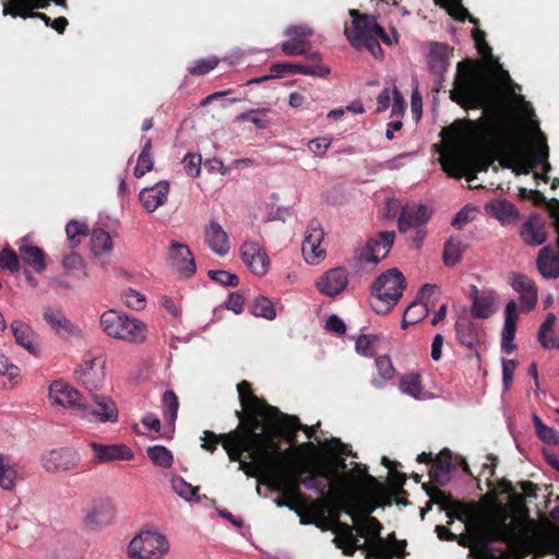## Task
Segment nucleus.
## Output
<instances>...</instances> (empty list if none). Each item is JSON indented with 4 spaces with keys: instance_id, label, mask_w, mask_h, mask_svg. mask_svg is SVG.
I'll return each mask as SVG.
<instances>
[{
    "instance_id": "1",
    "label": "nucleus",
    "mask_w": 559,
    "mask_h": 559,
    "mask_svg": "<svg viewBox=\"0 0 559 559\" xmlns=\"http://www.w3.org/2000/svg\"><path fill=\"white\" fill-rule=\"evenodd\" d=\"M493 61L497 69L492 73L472 61L468 66L459 62L450 98L465 110L483 109V116L479 119H466L463 122L467 126L471 135L495 148L499 154L501 167L512 169L518 175H528L538 164L548 159L547 140L537 127L536 146L532 152L526 150L523 139L514 130L506 114L496 84H510V74L502 69L497 59Z\"/></svg>"
},
{
    "instance_id": "2",
    "label": "nucleus",
    "mask_w": 559,
    "mask_h": 559,
    "mask_svg": "<svg viewBox=\"0 0 559 559\" xmlns=\"http://www.w3.org/2000/svg\"><path fill=\"white\" fill-rule=\"evenodd\" d=\"M292 456V448L282 450L274 437L265 433L264 441H261L259 449L254 451L253 461L263 469L264 483L274 491H286L302 501L300 485H305L333 504H346L348 498L345 488L328 490V485L318 481L314 467L289 462L288 457Z\"/></svg>"
},
{
    "instance_id": "3",
    "label": "nucleus",
    "mask_w": 559,
    "mask_h": 559,
    "mask_svg": "<svg viewBox=\"0 0 559 559\" xmlns=\"http://www.w3.org/2000/svg\"><path fill=\"white\" fill-rule=\"evenodd\" d=\"M104 358L90 355L84 365L74 370V376L84 391L72 388V413L75 412L76 416L87 421H116L118 418V409L112 400L95 393L104 382Z\"/></svg>"
},
{
    "instance_id": "4",
    "label": "nucleus",
    "mask_w": 559,
    "mask_h": 559,
    "mask_svg": "<svg viewBox=\"0 0 559 559\" xmlns=\"http://www.w3.org/2000/svg\"><path fill=\"white\" fill-rule=\"evenodd\" d=\"M506 521L507 515H503L500 521L483 525L485 540L480 546V559H523L535 550L536 542L528 531Z\"/></svg>"
},
{
    "instance_id": "5",
    "label": "nucleus",
    "mask_w": 559,
    "mask_h": 559,
    "mask_svg": "<svg viewBox=\"0 0 559 559\" xmlns=\"http://www.w3.org/2000/svg\"><path fill=\"white\" fill-rule=\"evenodd\" d=\"M465 120L455 121L451 128L441 131V135L448 146V152L440 158L442 170L452 178L460 179L465 177L467 181H473L478 171H487L489 163L475 158L464 152L463 135L473 139L468 132ZM474 140H476L474 138Z\"/></svg>"
},
{
    "instance_id": "6",
    "label": "nucleus",
    "mask_w": 559,
    "mask_h": 559,
    "mask_svg": "<svg viewBox=\"0 0 559 559\" xmlns=\"http://www.w3.org/2000/svg\"><path fill=\"white\" fill-rule=\"evenodd\" d=\"M265 433H254L248 430L245 424L238 425L234 430L226 433H215L205 430L202 438V448L213 453L218 444L226 451L229 461H238L245 452L253 460L254 451L259 449L261 441H264Z\"/></svg>"
},
{
    "instance_id": "7",
    "label": "nucleus",
    "mask_w": 559,
    "mask_h": 559,
    "mask_svg": "<svg viewBox=\"0 0 559 559\" xmlns=\"http://www.w3.org/2000/svg\"><path fill=\"white\" fill-rule=\"evenodd\" d=\"M237 392L241 411H236L235 415L239 420L238 425L245 424L248 430L254 433H270L266 426L271 424L278 408L266 403L265 400L258 397L252 390L251 383L242 380L237 384Z\"/></svg>"
},
{
    "instance_id": "8",
    "label": "nucleus",
    "mask_w": 559,
    "mask_h": 559,
    "mask_svg": "<svg viewBox=\"0 0 559 559\" xmlns=\"http://www.w3.org/2000/svg\"><path fill=\"white\" fill-rule=\"evenodd\" d=\"M405 286V277L397 269L381 274L372 284V309L379 314L391 311L402 297Z\"/></svg>"
},
{
    "instance_id": "9",
    "label": "nucleus",
    "mask_w": 559,
    "mask_h": 559,
    "mask_svg": "<svg viewBox=\"0 0 559 559\" xmlns=\"http://www.w3.org/2000/svg\"><path fill=\"white\" fill-rule=\"evenodd\" d=\"M104 332L115 338L130 343H142L146 338V324L116 310H107L100 317Z\"/></svg>"
},
{
    "instance_id": "10",
    "label": "nucleus",
    "mask_w": 559,
    "mask_h": 559,
    "mask_svg": "<svg viewBox=\"0 0 559 559\" xmlns=\"http://www.w3.org/2000/svg\"><path fill=\"white\" fill-rule=\"evenodd\" d=\"M318 478L329 479L331 485L328 486V490H334L338 488H345L347 493L346 504H334L338 507L341 510H344V513L350 516L352 521H356L357 514L354 509V492H353V484L350 478L353 477V472L348 473L346 476H340V472H344L347 468L346 460L343 457H337L334 461L332 467L326 465L314 466Z\"/></svg>"
},
{
    "instance_id": "11",
    "label": "nucleus",
    "mask_w": 559,
    "mask_h": 559,
    "mask_svg": "<svg viewBox=\"0 0 559 559\" xmlns=\"http://www.w3.org/2000/svg\"><path fill=\"white\" fill-rule=\"evenodd\" d=\"M168 551L166 536L152 530L141 531L128 546V556L131 559H162Z\"/></svg>"
},
{
    "instance_id": "12",
    "label": "nucleus",
    "mask_w": 559,
    "mask_h": 559,
    "mask_svg": "<svg viewBox=\"0 0 559 559\" xmlns=\"http://www.w3.org/2000/svg\"><path fill=\"white\" fill-rule=\"evenodd\" d=\"M349 15L353 19L354 29L349 31L346 28L345 35L350 44H358L362 39L374 36L380 37V39L386 45L392 44L391 37L377 22V17L374 15L360 13L356 9H350Z\"/></svg>"
},
{
    "instance_id": "13",
    "label": "nucleus",
    "mask_w": 559,
    "mask_h": 559,
    "mask_svg": "<svg viewBox=\"0 0 559 559\" xmlns=\"http://www.w3.org/2000/svg\"><path fill=\"white\" fill-rule=\"evenodd\" d=\"M82 512L84 526L91 531H100L112 523L117 511L111 499L97 498L92 500Z\"/></svg>"
},
{
    "instance_id": "14",
    "label": "nucleus",
    "mask_w": 559,
    "mask_h": 559,
    "mask_svg": "<svg viewBox=\"0 0 559 559\" xmlns=\"http://www.w3.org/2000/svg\"><path fill=\"white\" fill-rule=\"evenodd\" d=\"M269 426L273 428L275 435L290 444L296 442L298 431H304L309 439L312 438L316 432V426L304 425L297 416L285 414L280 409Z\"/></svg>"
},
{
    "instance_id": "15",
    "label": "nucleus",
    "mask_w": 559,
    "mask_h": 559,
    "mask_svg": "<svg viewBox=\"0 0 559 559\" xmlns=\"http://www.w3.org/2000/svg\"><path fill=\"white\" fill-rule=\"evenodd\" d=\"M395 239V231H380L376 237L370 238L365 248L359 252V260L377 264L390 252Z\"/></svg>"
},
{
    "instance_id": "16",
    "label": "nucleus",
    "mask_w": 559,
    "mask_h": 559,
    "mask_svg": "<svg viewBox=\"0 0 559 559\" xmlns=\"http://www.w3.org/2000/svg\"><path fill=\"white\" fill-rule=\"evenodd\" d=\"M347 285L348 272L342 266L328 270L316 281V287L319 293L332 298L342 294Z\"/></svg>"
},
{
    "instance_id": "17",
    "label": "nucleus",
    "mask_w": 559,
    "mask_h": 559,
    "mask_svg": "<svg viewBox=\"0 0 559 559\" xmlns=\"http://www.w3.org/2000/svg\"><path fill=\"white\" fill-rule=\"evenodd\" d=\"M336 511L333 513V527L332 532L335 534L333 538V543L340 549H342L345 556H353L358 548H362V546H358V538L354 536L353 531L354 526L348 525L347 523L340 521L341 510L338 507L333 506Z\"/></svg>"
},
{
    "instance_id": "18",
    "label": "nucleus",
    "mask_w": 559,
    "mask_h": 559,
    "mask_svg": "<svg viewBox=\"0 0 559 559\" xmlns=\"http://www.w3.org/2000/svg\"><path fill=\"white\" fill-rule=\"evenodd\" d=\"M169 260L173 269L181 278H190L197 271V264L190 248L173 241L169 248Z\"/></svg>"
},
{
    "instance_id": "19",
    "label": "nucleus",
    "mask_w": 559,
    "mask_h": 559,
    "mask_svg": "<svg viewBox=\"0 0 559 559\" xmlns=\"http://www.w3.org/2000/svg\"><path fill=\"white\" fill-rule=\"evenodd\" d=\"M58 5H66V0H53ZM47 3L40 2L39 0H10L3 8L4 15H12L13 17L20 16L22 19L37 17L45 22L46 25H50L51 19L44 13L32 12L33 9L46 8Z\"/></svg>"
},
{
    "instance_id": "20",
    "label": "nucleus",
    "mask_w": 559,
    "mask_h": 559,
    "mask_svg": "<svg viewBox=\"0 0 559 559\" xmlns=\"http://www.w3.org/2000/svg\"><path fill=\"white\" fill-rule=\"evenodd\" d=\"M240 252L242 261L254 275L263 276L266 274L270 260L264 249L258 242H243Z\"/></svg>"
},
{
    "instance_id": "21",
    "label": "nucleus",
    "mask_w": 559,
    "mask_h": 559,
    "mask_svg": "<svg viewBox=\"0 0 559 559\" xmlns=\"http://www.w3.org/2000/svg\"><path fill=\"white\" fill-rule=\"evenodd\" d=\"M430 219V212L424 204L407 203L400 213L397 219L399 230L406 233L411 228H424Z\"/></svg>"
},
{
    "instance_id": "22",
    "label": "nucleus",
    "mask_w": 559,
    "mask_h": 559,
    "mask_svg": "<svg viewBox=\"0 0 559 559\" xmlns=\"http://www.w3.org/2000/svg\"><path fill=\"white\" fill-rule=\"evenodd\" d=\"M323 237V229L317 223L311 222L301 245V252L307 263L316 264L324 257L325 250L321 246Z\"/></svg>"
},
{
    "instance_id": "23",
    "label": "nucleus",
    "mask_w": 559,
    "mask_h": 559,
    "mask_svg": "<svg viewBox=\"0 0 559 559\" xmlns=\"http://www.w3.org/2000/svg\"><path fill=\"white\" fill-rule=\"evenodd\" d=\"M511 286L520 294L521 310L532 311L538 299V290L535 282L524 274L513 273Z\"/></svg>"
},
{
    "instance_id": "24",
    "label": "nucleus",
    "mask_w": 559,
    "mask_h": 559,
    "mask_svg": "<svg viewBox=\"0 0 559 559\" xmlns=\"http://www.w3.org/2000/svg\"><path fill=\"white\" fill-rule=\"evenodd\" d=\"M168 193L169 183L162 180L152 187L143 188L139 194V200L148 213H153L167 202Z\"/></svg>"
},
{
    "instance_id": "25",
    "label": "nucleus",
    "mask_w": 559,
    "mask_h": 559,
    "mask_svg": "<svg viewBox=\"0 0 559 559\" xmlns=\"http://www.w3.org/2000/svg\"><path fill=\"white\" fill-rule=\"evenodd\" d=\"M204 240L209 248L219 257H225L230 250L228 235L216 221H211L205 226Z\"/></svg>"
},
{
    "instance_id": "26",
    "label": "nucleus",
    "mask_w": 559,
    "mask_h": 559,
    "mask_svg": "<svg viewBox=\"0 0 559 559\" xmlns=\"http://www.w3.org/2000/svg\"><path fill=\"white\" fill-rule=\"evenodd\" d=\"M271 72L275 73L274 76H281L284 73L287 74H304L317 78H325L330 74L331 70L329 67L322 63H316L313 66H304L299 63L290 62H278L273 63L270 68Z\"/></svg>"
},
{
    "instance_id": "27",
    "label": "nucleus",
    "mask_w": 559,
    "mask_h": 559,
    "mask_svg": "<svg viewBox=\"0 0 559 559\" xmlns=\"http://www.w3.org/2000/svg\"><path fill=\"white\" fill-rule=\"evenodd\" d=\"M91 448L95 453L97 463H109L112 461H129L133 459V452L124 444H102L93 442Z\"/></svg>"
},
{
    "instance_id": "28",
    "label": "nucleus",
    "mask_w": 559,
    "mask_h": 559,
    "mask_svg": "<svg viewBox=\"0 0 559 559\" xmlns=\"http://www.w3.org/2000/svg\"><path fill=\"white\" fill-rule=\"evenodd\" d=\"M19 247L20 259L29 265L34 272L43 273L46 271V254L45 251L37 247L27 243V238L24 237L16 242Z\"/></svg>"
},
{
    "instance_id": "29",
    "label": "nucleus",
    "mask_w": 559,
    "mask_h": 559,
    "mask_svg": "<svg viewBox=\"0 0 559 559\" xmlns=\"http://www.w3.org/2000/svg\"><path fill=\"white\" fill-rule=\"evenodd\" d=\"M454 469L452 454L450 450L443 449L433 460V464L429 469L430 479L438 486H445L450 480V473Z\"/></svg>"
},
{
    "instance_id": "30",
    "label": "nucleus",
    "mask_w": 559,
    "mask_h": 559,
    "mask_svg": "<svg viewBox=\"0 0 559 559\" xmlns=\"http://www.w3.org/2000/svg\"><path fill=\"white\" fill-rule=\"evenodd\" d=\"M521 237L530 246L536 247L547 240L545 222L539 215H531L528 221L522 226Z\"/></svg>"
},
{
    "instance_id": "31",
    "label": "nucleus",
    "mask_w": 559,
    "mask_h": 559,
    "mask_svg": "<svg viewBox=\"0 0 559 559\" xmlns=\"http://www.w3.org/2000/svg\"><path fill=\"white\" fill-rule=\"evenodd\" d=\"M485 211L503 225L516 222L520 215L516 206L506 199H498L486 203Z\"/></svg>"
},
{
    "instance_id": "32",
    "label": "nucleus",
    "mask_w": 559,
    "mask_h": 559,
    "mask_svg": "<svg viewBox=\"0 0 559 559\" xmlns=\"http://www.w3.org/2000/svg\"><path fill=\"white\" fill-rule=\"evenodd\" d=\"M536 266L545 278H557L559 276V253L550 246L539 250Z\"/></svg>"
},
{
    "instance_id": "33",
    "label": "nucleus",
    "mask_w": 559,
    "mask_h": 559,
    "mask_svg": "<svg viewBox=\"0 0 559 559\" xmlns=\"http://www.w3.org/2000/svg\"><path fill=\"white\" fill-rule=\"evenodd\" d=\"M374 365L376 372L372 374L370 382L372 386L380 389L394 378L395 369L391 358L386 355L376 358Z\"/></svg>"
},
{
    "instance_id": "34",
    "label": "nucleus",
    "mask_w": 559,
    "mask_h": 559,
    "mask_svg": "<svg viewBox=\"0 0 559 559\" xmlns=\"http://www.w3.org/2000/svg\"><path fill=\"white\" fill-rule=\"evenodd\" d=\"M43 462L48 473L67 471L70 464V450L66 447L51 450L43 457Z\"/></svg>"
},
{
    "instance_id": "35",
    "label": "nucleus",
    "mask_w": 559,
    "mask_h": 559,
    "mask_svg": "<svg viewBox=\"0 0 559 559\" xmlns=\"http://www.w3.org/2000/svg\"><path fill=\"white\" fill-rule=\"evenodd\" d=\"M556 320V316L550 312L539 328L537 338L545 349L559 348V340L554 332Z\"/></svg>"
},
{
    "instance_id": "36",
    "label": "nucleus",
    "mask_w": 559,
    "mask_h": 559,
    "mask_svg": "<svg viewBox=\"0 0 559 559\" xmlns=\"http://www.w3.org/2000/svg\"><path fill=\"white\" fill-rule=\"evenodd\" d=\"M11 330L15 342L24 347L28 353L38 356L37 347L33 343L34 333L32 329L21 321H13Z\"/></svg>"
},
{
    "instance_id": "37",
    "label": "nucleus",
    "mask_w": 559,
    "mask_h": 559,
    "mask_svg": "<svg viewBox=\"0 0 559 559\" xmlns=\"http://www.w3.org/2000/svg\"><path fill=\"white\" fill-rule=\"evenodd\" d=\"M48 397L53 407H70V385L61 379L52 381Z\"/></svg>"
},
{
    "instance_id": "38",
    "label": "nucleus",
    "mask_w": 559,
    "mask_h": 559,
    "mask_svg": "<svg viewBox=\"0 0 559 559\" xmlns=\"http://www.w3.org/2000/svg\"><path fill=\"white\" fill-rule=\"evenodd\" d=\"M455 331L456 338L461 345L473 348L478 343V331L469 320H459L455 323Z\"/></svg>"
},
{
    "instance_id": "39",
    "label": "nucleus",
    "mask_w": 559,
    "mask_h": 559,
    "mask_svg": "<svg viewBox=\"0 0 559 559\" xmlns=\"http://www.w3.org/2000/svg\"><path fill=\"white\" fill-rule=\"evenodd\" d=\"M373 507H368L366 509V516L364 523H358L359 515H357L356 521H354L356 523L354 528L357 532V534L361 537L368 534L370 538H378V536H380L381 534L382 524L378 519L369 515L370 513L373 512ZM356 514L358 513L356 512Z\"/></svg>"
},
{
    "instance_id": "40",
    "label": "nucleus",
    "mask_w": 559,
    "mask_h": 559,
    "mask_svg": "<svg viewBox=\"0 0 559 559\" xmlns=\"http://www.w3.org/2000/svg\"><path fill=\"white\" fill-rule=\"evenodd\" d=\"M110 235L104 229H94L91 235V250L95 257L108 255L112 251Z\"/></svg>"
},
{
    "instance_id": "41",
    "label": "nucleus",
    "mask_w": 559,
    "mask_h": 559,
    "mask_svg": "<svg viewBox=\"0 0 559 559\" xmlns=\"http://www.w3.org/2000/svg\"><path fill=\"white\" fill-rule=\"evenodd\" d=\"M153 143L152 139H146L142 151L138 157L136 166L133 170V175L136 178H142L146 173L151 171L154 166V159L152 154Z\"/></svg>"
},
{
    "instance_id": "42",
    "label": "nucleus",
    "mask_w": 559,
    "mask_h": 559,
    "mask_svg": "<svg viewBox=\"0 0 559 559\" xmlns=\"http://www.w3.org/2000/svg\"><path fill=\"white\" fill-rule=\"evenodd\" d=\"M393 554L388 537L370 538L368 542L367 559H392Z\"/></svg>"
},
{
    "instance_id": "43",
    "label": "nucleus",
    "mask_w": 559,
    "mask_h": 559,
    "mask_svg": "<svg viewBox=\"0 0 559 559\" xmlns=\"http://www.w3.org/2000/svg\"><path fill=\"white\" fill-rule=\"evenodd\" d=\"M475 296L473 297V305L471 313L474 318L487 319L493 313V298L490 296H478L477 289L474 286Z\"/></svg>"
},
{
    "instance_id": "44",
    "label": "nucleus",
    "mask_w": 559,
    "mask_h": 559,
    "mask_svg": "<svg viewBox=\"0 0 559 559\" xmlns=\"http://www.w3.org/2000/svg\"><path fill=\"white\" fill-rule=\"evenodd\" d=\"M400 390L414 399H421L424 388L420 376L414 372L404 374L400 380Z\"/></svg>"
},
{
    "instance_id": "45",
    "label": "nucleus",
    "mask_w": 559,
    "mask_h": 559,
    "mask_svg": "<svg viewBox=\"0 0 559 559\" xmlns=\"http://www.w3.org/2000/svg\"><path fill=\"white\" fill-rule=\"evenodd\" d=\"M464 251L463 243L454 238H450L443 248V263L447 266H454L462 257V253Z\"/></svg>"
},
{
    "instance_id": "46",
    "label": "nucleus",
    "mask_w": 559,
    "mask_h": 559,
    "mask_svg": "<svg viewBox=\"0 0 559 559\" xmlns=\"http://www.w3.org/2000/svg\"><path fill=\"white\" fill-rule=\"evenodd\" d=\"M148 459L153 462L154 465L169 468L173 465L174 457L171 452L163 445H154L150 447L146 450Z\"/></svg>"
},
{
    "instance_id": "47",
    "label": "nucleus",
    "mask_w": 559,
    "mask_h": 559,
    "mask_svg": "<svg viewBox=\"0 0 559 559\" xmlns=\"http://www.w3.org/2000/svg\"><path fill=\"white\" fill-rule=\"evenodd\" d=\"M428 64L430 72L437 76L438 86H441L450 66L449 59L441 53H430Z\"/></svg>"
},
{
    "instance_id": "48",
    "label": "nucleus",
    "mask_w": 559,
    "mask_h": 559,
    "mask_svg": "<svg viewBox=\"0 0 559 559\" xmlns=\"http://www.w3.org/2000/svg\"><path fill=\"white\" fill-rule=\"evenodd\" d=\"M0 267L2 270L9 271L11 274H15L20 272L21 270V263H20V254L17 255L16 252L10 248L9 246H5L0 251Z\"/></svg>"
},
{
    "instance_id": "49",
    "label": "nucleus",
    "mask_w": 559,
    "mask_h": 559,
    "mask_svg": "<svg viewBox=\"0 0 559 559\" xmlns=\"http://www.w3.org/2000/svg\"><path fill=\"white\" fill-rule=\"evenodd\" d=\"M284 34L309 48L312 46L309 38L313 35V29L308 25H289Z\"/></svg>"
},
{
    "instance_id": "50",
    "label": "nucleus",
    "mask_w": 559,
    "mask_h": 559,
    "mask_svg": "<svg viewBox=\"0 0 559 559\" xmlns=\"http://www.w3.org/2000/svg\"><path fill=\"white\" fill-rule=\"evenodd\" d=\"M355 471L365 477V480L368 485L376 487V495L379 500H383V503L386 506L391 504V499L389 496H386L383 486L377 480L376 477L368 474L366 465L355 463Z\"/></svg>"
},
{
    "instance_id": "51",
    "label": "nucleus",
    "mask_w": 559,
    "mask_h": 559,
    "mask_svg": "<svg viewBox=\"0 0 559 559\" xmlns=\"http://www.w3.org/2000/svg\"><path fill=\"white\" fill-rule=\"evenodd\" d=\"M379 341V336L374 334H361L356 343V352L365 357H372L376 354V344Z\"/></svg>"
},
{
    "instance_id": "52",
    "label": "nucleus",
    "mask_w": 559,
    "mask_h": 559,
    "mask_svg": "<svg viewBox=\"0 0 559 559\" xmlns=\"http://www.w3.org/2000/svg\"><path fill=\"white\" fill-rule=\"evenodd\" d=\"M173 488L178 493V496H180L187 501L200 500V497L198 496L199 487L192 486L191 484L187 483L182 477H175L173 479Z\"/></svg>"
},
{
    "instance_id": "53",
    "label": "nucleus",
    "mask_w": 559,
    "mask_h": 559,
    "mask_svg": "<svg viewBox=\"0 0 559 559\" xmlns=\"http://www.w3.org/2000/svg\"><path fill=\"white\" fill-rule=\"evenodd\" d=\"M44 319L57 332H59L60 330L69 331L70 321L60 310L45 308Z\"/></svg>"
},
{
    "instance_id": "54",
    "label": "nucleus",
    "mask_w": 559,
    "mask_h": 559,
    "mask_svg": "<svg viewBox=\"0 0 559 559\" xmlns=\"http://www.w3.org/2000/svg\"><path fill=\"white\" fill-rule=\"evenodd\" d=\"M251 312L255 317L265 318L267 320L274 319L276 314L272 301L264 296L255 298Z\"/></svg>"
},
{
    "instance_id": "55",
    "label": "nucleus",
    "mask_w": 559,
    "mask_h": 559,
    "mask_svg": "<svg viewBox=\"0 0 559 559\" xmlns=\"http://www.w3.org/2000/svg\"><path fill=\"white\" fill-rule=\"evenodd\" d=\"M430 500L427 502L426 509L421 510V518L424 519L425 512L430 510L432 504H439L442 510L448 509L452 503V497L450 493L444 492L440 488H433L432 491H428Z\"/></svg>"
},
{
    "instance_id": "56",
    "label": "nucleus",
    "mask_w": 559,
    "mask_h": 559,
    "mask_svg": "<svg viewBox=\"0 0 559 559\" xmlns=\"http://www.w3.org/2000/svg\"><path fill=\"white\" fill-rule=\"evenodd\" d=\"M16 471L5 463V456L0 454V487L11 490L15 486Z\"/></svg>"
},
{
    "instance_id": "57",
    "label": "nucleus",
    "mask_w": 559,
    "mask_h": 559,
    "mask_svg": "<svg viewBox=\"0 0 559 559\" xmlns=\"http://www.w3.org/2000/svg\"><path fill=\"white\" fill-rule=\"evenodd\" d=\"M439 294L440 289L437 285L425 284L420 288L415 301L424 304L429 310L430 308L435 307L436 302L438 301Z\"/></svg>"
},
{
    "instance_id": "58",
    "label": "nucleus",
    "mask_w": 559,
    "mask_h": 559,
    "mask_svg": "<svg viewBox=\"0 0 559 559\" xmlns=\"http://www.w3.org/2000/svg\"><path fill=\"white\" fill-rule=\"evenodd\" d=\"M534 425L538 438L549 444H557L559 442V432L543 424L538 416H534Z\"/></svg>"
},
{
    "instance_id": "59",
    "label": "nucleus",
    "mask_w": 559,
    "mask_h": 559,
    "mask_svg": "<svg viewBox=\"0 0 559 559\" xmlns=\"http://www.w3.org/2000/svg\"><path fill=\"white\" fill-rule=\"evenodd\" d=\"M219 60L217 57L212 56L209 58L198 59L192 66L188 68V72L191 75L200 76L209 73L217 67Z\"/></svg>"
},
{
    "instance_id": "60",
    "label": "nucleus",
    "mask_w": 559,
    "mask_h": 559,
    "mask_svg": "<svg viewBox=\"0 0 559 559\" xmlns=\"http://www.w3.org/2000/svg\"><path fill=\"white\" fill-rule=\"evenodd\" d=\"M163 405H164L165 417L169 421L174 423L175 419L177 418V413H178V408H179L178 397L174 391L168 390L164 393Z\"/></svg>"
},
{
    "instance_id": "61",
    "label": "nucleus",
    "mask_w": 559,
    "mask_h": 559,
    "mask_svg": "<svg viewBox=\"0 0 559 559\" xmlns=\"http://www.w3.org/2000/svg\"><path fill=\"white\" fill-rule=\"evenodd\" d=\"M450 16L460 22L467 20L476 26L479 24V20L468 12V10L463 5L462 0H451Z\"/></svg>"
},
{
    "instance_id": "62",
    "label": "nucleus",
    "mask_w": 559,
    "mask_h": 559,
    "mask_svg": "<svg viewBox=\"0 0 559 559\" xmlns=\"http://www.w3.org/2000/svg\"><path fill=\"white\" fill-rule=\"evenodd\" d=\"M209 277L225 287H236L239 284V277L225 270H210Z\"/></svg>"
},
{
    "instance_id": "63",
    "label": "nucleus",
    "mask_w": 559,
    "mask_h": 559,
    "mask_svg": "<svg viewBox=\"0 0 559 559\" xmlns=\"http://www.w3.org/2000/svg\"><path fill=\"white\" fill-rule=\"evenodd\" d=\"M122 299L128 308L136 311L144 309L146 306L145 296L132 288H128L122 294Z\"/></svg>"
},
{
    "instance_id": "64",
    "label": "nucleus",
    "mask_w": 559,
    "mask_h": 559,
    "mask_svg": "<svg viewBox=\"0 0 559 559\" xmlns=\"http://www.w3.org/2000/svg\"><path fill=\"white\" fill-rule=\"evenodd\" d=\"M406 320H408L411 323H417L425 319L429 312L428 308L420 302L413 301L406 309Z\"/></svg>"
}]
</instances>
